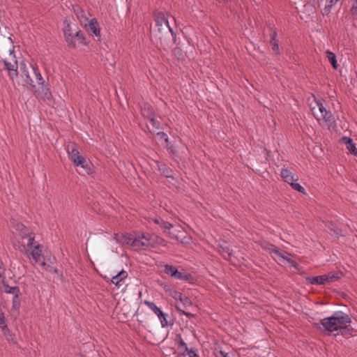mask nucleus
Masks as SVG:
<instances>
[{"label":"nucleus","instance_id":"2","mask_svg":"<svg viewBox=\"0 0 357 357\" xmlns=\"http://www.w3.org/2000/svg\"><path fill=\"white\" fill-rule=\"evenodd\" d=\"M351 319L349 314L342 311H336L331 317L321 319L320 323L312 322L317 328H320L322 326L326 331L330 333L335 332V335L341 334L342 335H352L354 328L350 324Z\"/></svg>","mask_w":357,"mask_h":357},{"label":"nucleus","instance_id":"43","mask_svg":"<svg viewBox=\"0 0 357 357\" xmlns=\"http://www.w3.org/2000/svg\"><path fill=\"white\" fill-rule=\"evenodd\" d=\"M178 344H179L180 347L185 348V350H188L187 344L183 341V340L182 338H181V337H180V339L178 340Z\"/></svg>","mask_w":357,"mask_h":357},{"label":"nucleus","instance_id":"42","mask_svg":"<svg viewBox=\"0 0 357 357\" xmlns=\"http://www.w3.org/2000/svg\"><path fill=\"white\" fill-rule=\"evenodd\" d=\"M216 357H229V354L223 351H220L216 354Z\"/></svg>","mask_w":357,"mask_h":357},{"label":"nucleus","instance_id":"23","mask_svg":"<svg viewBox=\"0 0 357 357\" xmlns=\"http://www.w3.org/2000/svg\"><path fill=\"white\" fill-rule=\"evenodd\" d=\"M31 68L33 70V73L35 75L36 80L38 82V84L39 86H43V84H45V81H44V79H43L39 69H38V66L36 63L35 64L32 63V64H31Z\"/></svg>","mask_w":357,"mask_h":357},{"label":"nucleus","instance_id":"10","mask_svg":"<svg viewBox=\"0 0 357 357\" xmlns=\"http://www.w3.org/2000/svg\"><path fill=\"white\" fill-rule=\"evenodd\" d=\"M122 241L124 243L130 245L135 250L144 249V248H142V245H141V236H139L137 238H132L131 236L125 235L123 236Z\"/></svg>","mask_w":357,"mask_h":357},{"label":"nucleus","instance_id":"19","mask_svg":"<svg viewBox=\"0 0 357 357\" xmlns=\"http://www.w3.org/2000/svg\"><path fill=\"white\" fill-rule=\"evenodd\" d=\"M20 301L18 298V296H14L12 302V307L10 309V315L12 317H13L15 319L18 317L20 315Z\"/></svg>","mask_w":357,"mask_h":357},{"label":"nucleus","instance_id":"37","mask_svg":"<svg viewBox=\"0 0 357 357\" xmlns=\"http://www.w3.org/2000/svg\"><path fill=\"white\" fill-rule=\"evenodd\" d=\"M49 271H50V272H52V273H55L57 275V276H58L61 280H62V278H63V274H62V273H61L59 270H58L57 268H53V267H51V268L49 269Z\"/></svg>","mask_w":357,"mask_h":357},{"label":"nucleus","instance_id":"27","mask_svg":"<svg viewBox=\"0 0 357 357\" xmlns=\"http://www.w3.org/2000/svg\"><path fill=\"white\" fill-rule=\"evenodd\" d=\"M340 274L339 273H330L328 274H326L325 276H326L327 284L335 282L340 279Z\"/></svg>","mask_w":357,"mask_h":357},{"label":"nucleus","instance_id":"31","mask_svg":"<svg viewBox=\"0 0 357 357\" xmlns=\"http://www.w3.org/2000/svg\"><path fill=\"white\" fill-rule=\"evenodd\" d=\"M6 330H1L6 340L10 342L14 341V335L8 329V326H6Z\"/></svg>","mask_w":357,"mask_h":357},{"label":"nucleus","instance_id":"32","mask_svg":"<svg viewBox=\"0 0 357 357\" xmlns=\"http://www.w3.org/2000/svg\"><path fill=\"white\" fill-rule=\"evenodd\" d=\"M40 87L43 93V98L49 100L52 96L49 88L45 84H43V86H40Z\"/></svg>","mask_w":357,"mask_h":357},{"label":"nucleus","instance_id":"36","mask_svg":"<svg viewBox=\"0 0 357 357\" xmlns=\"http://www.w3.org/2000/svg\"><path fill=\"white\" fill-rule=\"evenodd\" d=\"M350 13L353 16H357V0H355L351 8H350Z\"/></svg>","mask_w":357,"mask_h":357},{"label":"nucleus","instance_id":"14","mask_svg":"<svg viewBox=\"0 0 357 357\" xmlns=\"http://www.w3.org/2000/svg\"><path fill=\"white\" fill-rule=\"evenodd\" d=\"M324 102L325 101L324 100H319L316 98H314L313 101L310 102V109L312 115L316 119H317L319 113L321 110V105H323Z\"/></svg>","mask_w":357,"mask_h":357},{"label":"nucleus","instance_id":"46","mask_svg":"<svg viewBox=\"0 0 357 357\" xmlns=\"http://www.w3.org/2000/svg\"><path fill=\"white\" fill-rule=\"evenodd\" d=\"M153 222L160 226H161L162 222H163V220L160 218H153L151 219Z\"/></svg>","mask_w":357,"mask_h":357},{"label":"nucleus","instance_id":"8","mask_svg":"<svg viewBox=\"0 0 357 357\" xmlns=\"http://www.w3.org/2000/svg\"><path fill=\"white\" fill-rule=\"evenodd\" d=\"M84 26L91 36L98 38V40H100L101 36L100 28L96 18L90 19Z\"/></svg>","mask_w":357,"mask_h":357},{"label":"nucleus","instance_id":"7","mask_svg":"<svg viewBox=\"0 0 357 357\" xmlns=\"http://www.w3.org/2000/svg\"><path fill=\"white\" fill-rule=\"evenodd\" d=\"M320 112L317 121L320 123L321 121H324L328 127L332 126L335 123L334 116L332 114L331 111L328 110L325 106V102L323 105H321Z\"/></svg>","mask_w":357,"mask_h":357},{"label":"nucleus","instance_id":"22","mask_svg":"<svg viewBox=\"0 0 357 357\" xmlns=\"http://www.w3.org/2000/svg\"><path fill=\"white\" fill-rule=\"evenodd\" d=\"M172 296L176 299L180 301L184 306H190L192 305L191 301L185 296H183L181 293L174 291L172 294Z\"/></svg>","mask_w":357,"mask_h":357},{"label":"nucleus","instance_id":"1","mask_svg":"<svg viewBox=\"0 0 357 357\" xmlns=\"http://www.w3.org/2000/svg\"><path fill=\"white\" fill-rule=\"evenodd\" d=\"M10 224L12 228L16 231L15 238L20 239V241L15 242V245L18 247L20 250L24 252L30 260L35 264L45 266L47 256L45 255L46 252L43 246L35 241L34 234L15 220H12Z\"/></svg>","mask_w":357,"mask_h":357},{"label":"nucleus","instance_id":"11","mask_svg":"<svg viewBox=\"0 0 357 357\" xmlns=\"http://www.w3.org/2000/svg\"><path fill=\"white\" fill-rule=\"evenodd\" d=\"M269 252H273L275 255L276 257L279 259H283L287 261V262L293 267H296L298 264L293 259L288 257V253L284 252H282L277 250L274 245H271V248L269 247Z\"/></svg>","mask_w":357,"mask_h":357},{"label":"nucleus","instance_id":"21","mask_svg":"<svg viewBox=\"0 0 357 357\" xmlns=\"http://www.w3.org/2000/svg\"><path fill=\"white\" fill-rule=\"evenodd\" d=\"M306 280L311 284H326V276L325 275L319 276L307 277Z\"/></svg>","mask_w":357,"mask_h":357},{"label":"nucleus","instance_id":"30","mask_svg":"<svg viewBox=\"0 0 357 357\" xmlns=\"http://www.w3.org/2000/svg\"><path fill=\"white\" fill-rule=\"evenodd\" d=\"M158 317L160 320V322L162 328H165L168 326V321L167 319V314L166 313L162 312L160 314H158Z\"/></svg>","mask_w":357,"mask_h":357},{"label":"nucleus","instance_id":"18","mask_svg":"<svg viewBox=\"0 0 357 357\" xmlns=\"http://www.w3.org/2000/svg\"><path fill=\"white\" fill-rule=\"evenodd\" d=\"M0 281L1 282V289L3 291L8 293V294H12L14 295V296H18V294L20 292L19 288L17 287H10L8 284H7L5 282V278L3 277L0 278Z\"/></svg>","mask_w":357,"mask_h":357},{"label":"nucleus","instance_id":"3","mask_svg":"<svg viewBox=\"0 0 357 357\" xmlns=\"http://www.w3.org/2000/svg\"><path fill=\"white\" fill-rule=\"evenodd\" d=\"M281 176L284 181L290 185L294 190L304 195L306 194L305 188L296 183L298 181V176L293 174L290 170L282 169L281 170Z\"/></svg>","mask_w":357,"mask_h":357},{"label":"nucleus","instance_id":"39","mask_svg":"<svg viewBox=\"0 0 357 357\" xmlns=\"http://www.w3.org/2000/svg\"><path fill=\"white\" fill-rule=\"evenodd\" d=\"M64 36L72 34V28L69 24H67L63 30Z\"/></svg>","mask_w":357,"mask_h":357},{"label":"nucleus","instance_id":"33","mask_svg":"<svg viewBox=\"0 0 357 357\" xmlns=\"http://www.w3.org/2000/svg\"><path fill=\"white\" fill-rule=\"evenodd\" d=\"M162 22H163L166 26L168 27L169 30L172 32V28L170 27L169 24V22L167 20H166L165 18V17L163 15H161V16H158L157 17V20H156V23L158 25H162Z\"/></svg>","mask_w":357,"mask_h":357},{"label":"nucleus","instance_id":"44","mask_svg":"<svg viewBox=\"0 0 357 357\" xmlns=\"http://www.w3.org/2000/svg\"><path fill=\"white\" fill-rule=\"evenodd\" d=\"M25 82L31 85V86H33V81L31 79V78L30 77L29 75V74H26V79H25Z\"/></svg>","mask_w":357,"mask_h":357},{"label":"nucleus","instance_id":"41","mask_svg":"<svg viewBox=\"0 0 357 357\" xmlns=\"http://www.w3.org/2000/svg\"><path fill=\"white\" fill-rule=\"evenodd\" d=\"M160 227L164 228L165 229H169L172 227V225L170 224L169 222L163 220Z\"/></svg>","mask_w":357,"mask_h":357},{"label":"nucleus","instance_id":"5","mask_svg":"<svg viewBox=\"0 0 357 357\" xmlns=\"http://www.w3.org/2000/svg\"><path fill=\"white\" fill-rule=\"evenodd\" d=\"M6 68L8 71V76L13 79L17 76L18 63L13 50H10L8 56L3 60Z\"/></svg>","mask_w":357,"mask_h":357},{"label":"nucleus","instance_id":"4","mask_svg":"<svg viewBox=\"0 0 357 357\" xmlns=\"http://www.w3.org/2000/svg\"><path fill=\"white\" fill-rule=\"evenodd\" d=\"M68 155L75 165L82 168L89 174L92 172L91 164L88 162L76 149H72Z\"/></svg>","mask_w":357,"mask_h":357},{"label":"nucleus","instance_id":"47","mask_svg":"<svg viewBox=\"0 0 357 357\" xmlns=\"http://www.w3.org/2000/svg\"><path fill=\"white\" fill-rule=\"evenodd\" d=\"M333 231L336 236H338L340 234V232L337 229L333 230Z\"/></svg>","mask_w":357,"mask_h":357},{"label":"nucleus","instance_id":"15","mask_svg":"<svg viewBox=\"0 0 357 357\" xmlns=\"http://www.w3.org/2000/svg\"><path fill=\"white\" fill-rule=\"evenodd\" d=\"M128 273L126 271L122 270L119 272L116 275L113 276L111 282L115 284L118 288L122 286L124 280L127 278Z\"/></svg>","mask_w":357,"mask_h":357},{"label":"nucleus","instance_id":"6","mask_svg":"<svg viewBox=\"0 0 357 357\" xmlns=\"http://www.w3.org/2000/svg\"><path fill=\"white\" fill-rule=\"evenodd\" d=\"M164 272L171 277L183 281L190 280L192 275L189 273H183L178 271L176 268L172 265H165L164 266Z\"/></svg>","mask_w":357,"mask_h":357},{"label":"nucleus","instance_id":"20","mask_svg":"<svg viewBox=\"0 0 357 357\" xmlns=\"http://www.w3.org/2000/svg\"><path fill=\"white\" fill-rule=\"evenodd\" d=\"M341 142L346 145L347 149L351 153L357 157V149L356 147L355 144L353 140L347 137H343L341 138Z\"/></svg>","mask_w":357,"mask_h":357},{"label":"nucleus","instance_id":"34","mask_svg":"<svg viewBox=\"0 0 357 357\" xmlns=\"http://www.w3.org/2000/svg\"><path fill=\"white\" fill-rule=\"evenodd\" d=\"M6 326H7V321L4 312L3 311L0 312V329L6 330Z\"/></svg>","mask_w":357,"mask_h":357},{"label":"nucleus","instance_id":"40","mask_svg":"<svg viewBox=\"0 0 357 357\" xmlns=\"http://www.w3.org/2000/svg\"><path fill=\"white\" fill-rule=\"evenodd\" d=\"M188 351V354L190 357H199V354L197 353V351L192 349Z\"/></svg>","mask_w":357,"mask_h":357},{"label":"nucleus","instance_id":"28","mask_svg":"<svg viewBox=\"0 0 357 357\" xmlns=\"http://www.w3.org/2000/svg\"><path fill=\"white\" fill-rule=\"evenodd\" d=\"M65 39L68 45L70 47H75L76 45V33L73 35V33L70 35H67L65 36Z\"/></svg>","mask_w":357,"mask_h":357},{"label":"nucleus","instance_id":"12","mask_svg":"<svg viewBox=\"0 0 357 357\" xmlns=\"http://www.w3.org/2000/svg\"><path fill=\"white\" fill-rule=\"evenodd\" d=\"M220 252L225 259L229 260L234 266L236 265L235 261L236 257L232 255V251L227 243L223 242L222 244L220 245Z\"/></svg>","mask_w":357,"mask_h":357},{"label":"nucleus","instance_id":"35","mask_svg":"<svg viewBox=\"0 0 357 357\" xmlns=\"http://www.w3.org/2000/svg\"><path fill=\"white\" fill-rule=\"evenodd\" d=\"M77 41L79 44L86 45L85 37L80 31L76 32V42Z\"/></svg>","mask_w":357,"mask_h":357},{"label":"nucleus","instance_id":"17","mask_svg":"<svg viewBox=\"0 0 357 357\" xmlns=\"http://www.w3.org/2000/svg\"><path fill=\"white\" fill-rule=\"evenodd\" d=\"M273 33L271 36V39L269 41V43L271 45V49L273 51V56H279L280 54V47L278 45V40L276 39L277 32L275 29H271Z\"/></svg>","mask_w":357,"mask_h":357},{"label":"nucleus","instance_id":"9","mask_svg":"<svg viewBox=\"0 0 357 357\" xmlns=\"http://www.w3.org/2000/svg\"><path fill=\"white\" fill-rule=\"evenodd\" d=\"M141 245H142V248H144V249L154 247L157 243L158 237L154 234L149 233L143 234L141 235Z\"/></svg>","mask_w":357,"mask_h":357},{"label":"nucleus","instance_id":"45","mask_svg":"<svg viewBox=\"0 0 357 357\" xmlns=\"http://www.w3.org/2000/svg\"><path fill=\"white\" fill-rule=\"evenodd\" d=\"M3 274H4V268L3 267V263H2L1 260L0 259V278L4 277Z\"/></svg>","mask_w":357,"mask_h":357},{"label":"nucleus","instance_id":"29","mask_svg":"<svg viewBox=\"0 0 357 357\" xmlns=\"http://www.w3.org/2000/svg\"><path fill=\"white\" fill-rule=\"evenodd\" d=\"M77 18L79 19L80 23L82 24H83L84 26L85 25V23H87L88 21H89L90 20L87 17V16L86 15V14L84 13V12L83 10H80L79 12L77 13Z\"/></svg>","mask_w":357,"mask_h":357},{"label":"nucleus","instance_id":"24","mask_svg":"<svg viewBox=\"0 0 357 357\" xmlns=\"http://www.w3.org/2000/svg\"><path fill=\"white\" fill-rule=\"evenodd\" d=\"M326 56H327L328 61H330V63H331L333 68L335 70H337L339 65L337 63L335 54L333 52H331L330 50H326Z\"/></svg>","mask_w":357,"mask_h":357},{"label":"nucleus","instance_id":"26","mask_svg":"<svg viewBox=\"0 0 357 357\" xmlns=\"http://www.w3.org/2000/svg\"><path fill=\"white\" fill-rule=\"evenodd\" d=\"M145 305L151 310L153 312V313L157 315V317L158 316V314H160L162 311L158 307H157V305L153 303V302H151V301H146L144 302Z\"/></svg>","mask_w":357,"mask_h":357},{"label":"nucleus","instance_id":"38","mask_svg":"<svg viewBox=\"0 0 357 357\" xmlns=\"http://www.w3.org/2000/svg\"><path fill=\"white\" fill-rule=\"evenodd\" d=\"M157 136L158 137H160V139H164L166 143H168L169 138H168L167 134L165 133L164 132H158L157 133Z\"/></svg>","mask_w":357,"mask_h":357},{"label":"nucleus","instance_id":"48","mask_svg":"<svg viewBox=\"0 0 357 357\" xmlns=\"http://www.w3.org/2000/svg\"><path fill=\"white\" fill-rule=\"evenodd\" d=\"M3 305L2 304L0 303V312H3Z\"/></svg>","mask_w":357,"mask_h":357},{"label":"nucleus","instance_id":"13","mask_svg":"<svg viewBox=\"0 0 357 357\" xmlns=\"http://www.w3.org/2000/svg\"><path fill=\"white\" fill-rule=\"evenodd\" d=\"M142 114L144 117L148 119L149 123L153 128H158L159 127V123L154 119L153 112L151 107H144V108L142 109Z\"/></svg>","mask_w":357,"mask_h":357},{"label":"nucleus","instance_id":"16","mask_svg":"<svg viewBox=\"0 0 357 357\" xmlns=\"http://www.w3.org/2000/svg\"><path fill=\"white\" fill-rule=\"evenodd\" d=\"M158 169L167 178H170L174 180L173 171L172 169L167 167L165 164L158 161H154Z\"/></svg>","mask_w":357,"mask_h":357},{"label":"nucleus","instance_id":"25","mask_svg":"<svg viewBox=\"0 0 357 357\" xmlns=\"http://www.w3.org/2000/svg\"><path fill=\"white\" fill-rule=\"evenodd\" d=\"M339 1V0H326V6L324 8V15H328L331 8Z\"/></svg>","mask_w":357,"mask_h":357}]
</instances>
